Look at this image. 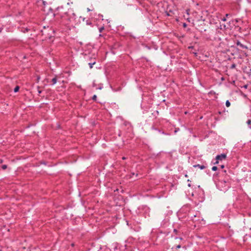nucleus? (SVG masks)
<instances>
[{
  "label": "nucleus",
  "mask_w": 251,
  "mask_h": 251,
  "mask_svg": "<svg viewBox=\"0 0 251 251\" xmlns=\"http://www.w3.org/2000/svg\"><path fill=\"white\" fill-rule=\"evenodd\" d=\"M69 13V11L65 12L63 14L58 12L56 13V15L59 16L62 19V22L65 24H68L69 22L72 21L74 18V17H71Z\"/></svg>",
  "instance_id": "nucleus-1"
},
{
  "label": "nucleus",
  "mask_w": 251,
  "mask_h": 251,
  "mask_svg": "<svg viewBox=\"0 0 251 251\" xmlns=\"http://www.w3.org/2000/svg\"><path fill=\"white\" fill-rule=\"evenodd\" d=\"M218 185L223 187L224 190H227L230 187L229 182L225 180H220Z\"/></svg>",
  "instance_id": "nucleus-2"
},
{
  "label": "nucleus",
  "mask_w": 251,
  "mask_h": 251,
  "mask_svg": "<svg viewBox=\"0 0 251 251\" xmlns=\"http://www.w3.org/2000/svg\"><path fill=\"white\" fill-rule=\"evenodd\" d=\"M87 61L88 62V65L89 68L92 69L94 65L96 63V59L95 57L88 56V58L87 59Z\"/></svg>",
  "instance_id": "nucleus-3"
},
{
  "label": "nucleus",
  "mask_w": 251,
  "mask_h": 251,
  "mask_svg": "<svg viewBox=\"0 0 251 251\" xmlns=\"http://www.w3.org/2000/svg\"><path fill=\"white\" fill-rule=\"evenodd\" d=\"M226 154L225 153H222L220 155H217L216 157V161L214 163V164H217L219 163V160H222L226 159Z\"/></svg>",
  "instance_id": "nucleus-4"
},
{
  "label": "nucleus",
  "mask_w": 251,
  "mask_h": 251,
  "mask_svg": "<svg viewBox=\"0 0 251 251\" xmlns=\"http://www.w3.org/2000/svg\"><path fill=\"white\" fill-rule=\"evenodd\" d=\"M236 45L238 46H239L240 48H241L242 49H247V47L246 46L243 45V44H242L240 42H239V41H237V42H236Z\"/></svg>",
  "instance_id": "nucleus-5"
},
{
  "label": "nucleus",
  "mask_w": 251,
  "mask_h": 251,
  "mask_svg": "<svg viewBox=\"0 0 251 251\" xmlns=\"http://www.w3.org/2000/svg\"><path fill=\"white\" fill-rule=\"evenodd\" d=\"M193 167L194 168L199 167L201 170L204 169L206 168V167L204 165H200V164L194 165L193 166Z\"/></svg>",
  "instance_id": "nucleus-6"
},
{
  "label": "nucleus",
  "mask_w": 251,
  "mask_h": 251,
  "mask_svg": "<svg viewBox=\"0 0 251 251\" xmlns=\"http://www.w3.org/2000/svg\"><path fill=\"white\" fill-rule=\"evenodd\" d=\"M57 76H55L54 77H53V78L51 79V85H54V84H56V82H57Z\"/></svg>",
  "instance_id": "nucleus-7"
},
{
  "label": "nucleus",
  "mask_w": 251,
  "mask_h": 251,
  "mask_svg": "<svg viewBox=\"0 0 251 251\" xmlns=\"http://www.w3.org/2000/svg\"><path fill=\"white\" fill-rule=\"evenodd\" d=\"M86 24L88 25L92 26V23L91 20H87L86 21Z\"/></svg>",
  "instance_id": "nucleus-8"
},
{
  "label": "nucleus",
  "mask_w": 251,
  "mask_h": 251,
  "mask_svg": "<svg viewBox=\"0 0 251 251\" xmlns=\"http://www.w3.org/2000/svg\"><path fill=\"white\" fill-rule=\"evenodd\" d=\"M20 87L19 86H16L14 89V92L15 93L18 92L19 90Z\"/></svg>",
  "instance_id": "nucleus-9"
},
{
  "label": "nucleus",
  "mask_w": 251,
  "mask_h": 251,
  "mask_svg": "<svg viewBox=\"0 0 251 251\" xmlns=\"http://www.w3.org/2000/svg\"><path fill=\"white\" fill-rule=\"evenodd\" d=\"M226 105L227 106V107H229L230 106V101L228 100H227L226 102Z\"/></svg>",
  "instance_id": "nucleus-10"
},
{
  "label": "nucleus",
  "mask_w": 251,
  "mask_h": 251,
  "mask_svg": "<svg viewBox=\"0 0 251 251\" xmlns=\"http://www.w3.org/2000/svg\"><path fill=\"white\" fill-rule=\"evenodd\" d=\"M235 67H236V64H234V63H233V64H232L230 66V69H233L235 68Z\"/></svg>",
  "instance_id": "nucleus-11"
},
{
  "label": "nucleus",
  "mask_w": 251,
  "mask_h": 251,
  "mask_svg": "<svg viewBox=\"0 0 251 251\" xmlns=\"http://www.w3.org/2000/svg\"><path fill=\"white\" fill-rule=\"evenodd\" d=\"M217 169H218V168L217 166H213L212 168V170L213 171H216L217 170Z\"/></svg>",
  "instance_id": "nucleus-12"
},
{
  "label": "nucleus",
  "mask_w": 251,
  "mask_h": 251,
  "mask_svg": "<svg viewBox=\"0 0 251 251\" xmlns=\"http://www.w3.org/2000/svg\"><path fill=\"white\" fill-rule=\"evenodd\" d=\"M97 97L96 95H94L93 97H92V100L94 101H96L97 100Z\"/></svg>",
  "instance_id": "nucleus-13"
},
{
  "label": "nucleus",
  "mask_w": 251,
  "mask_h": 251,
  "mask_svg": "<svg viewBox=\"0 0 251 251\" xmlns=\"http://www.w3.org/2000/svg\"><path fill=\"white\" fill-rule=\"evenodd\" d=\"M7 168V166L6 165H3L1 166V168L3 170H5Z\"/></svg>",
  "instance_id": "nucleus-14"
},
{
  "label": "nucleus",
  "mask_w": 251,
  "mask_h": 251,
  "mask_svg": "<svg viewBox=\"0 0 251 251\" xmlns=\"http://www.w3.org/2000/svg\"><path fill=\"white\" fill-rule=\"evenodd\" d=\"M103 29H104V27H103V26H102V27H100V28H99V31H100V32H101Z\"/></svg>",
  "instance_id": "nucleus-15"
},
{
  "label": "nucleus",
  "mask_w": 251,
  "mask_h": 251,
  "mask_svg": "<svg viewBox=\"0 0 251 251\" xmlns=\"http://www.w3.org/2000/svg\"><path fill=\"white\" fill-rule=\"evenodd\" d=\"M247 123L248 125H250L251 124V120H248Z\"/></svg>",
  "instance_id": "nucleus-16"
},
{
  "label": "nucleus",
  "mask_w": 251,
  "mask_h": 251,
  "mask_svg": "<svg viewBox=\"0 0 251 251\" xmlns=\"http://www.w3.org/2000/svg\"><path fill=\"white\" fill-rule=\"evenodd\" d=\"M197 29H199L201 32H202V30H203V31L206 30V29H203V28H197Z\"/></svg>",
  "instance_id": "nucleus-17"
},
{
  "label": "nucleus",
  "mask_w": 251,
  "mask_h": 251,
  "mask_svg": "<svg viewBox=\"0 0 251 251\" xmlns=\"http://www.w3.org/2000/svg\"><path fill=\"white\" fill-rule=\"evenodd\" d=\"M181 248L180 245H178L176 246V249H180Z\"/></svg>",
  "instance_id": "nucleus-18"
},
{
  "label": "nucleus",
  "mask_w": 251,
  "mask_h": 251,
  "mask_svg": "<svg viewBox=\"0 0 251 251\" xmlns=\"http://www.w3.org/2000/svg\"><path fill=\"white\" fill-rule=\"evenodd\" d=\"M177 230L176 229H174V232L176 234L177 233Z\"/></svg>",
  "instance_id": "nucleus-19"
},
{
  "label": "nucleus",
  "mask_w": 251,
  "mask_h": 251,
  "mask_svg": "<svg viewBox=\"0 0 251 251\" xmlns=\"http://www.w3.org/2000/svg\"><path fill=\"white\" fill-rule=\"evenodd\" d=\"M198 23H202L203 25H204V23H203V21H198ZM201 25H202V24H201Z\"/></svg>",
  "instance_id": "nucleus-20"
},
{
  "label": "nucleus",
  "mask_w": 251,
  "mask_h": 251,
  "mask_svg": "<svg viewBox=\"0 0 251 251\" xmlns=\"http://www.w3.org/2000/svg\"><path fill=\"white\" fill-rule=\"evenodd\" d=\"M63 9V7H62V6L58 7L57 8V9L58 10H59V9Z\"/></svg>",
  "instance_id": "nucleus-21"
},
{
  "label": "nucleus",
  "mask_w": 251,
  "mask_h": 251,
  "mask_svg": "<svg viewBox=\"0 0 251 251\" xmlns=\"http://www.w3.org/2000/svg\"><path fill=\"white\" fill-rule=\"evenodd\" d=\"M187 25L186 23H183V26L184 27H186L187 26Z\"/></svg>",
  "instance_id": "nucleus-22"
},
{
  "label": "nucleus",
  "mask_w": 251,
  "mask_h": 251,
  "mask_svg": "<svg viewBox=\"0 0 251 251\" xmlns=\"http://www.w3.org/2000/svg\"><path fill=\"white\" fill-rule=\"evenodd\" d=\"M38 92V93H39V94H40V93H41L42 91H41V90H39Z\"/></svg>",
  "instance_id": "nucleus-23"
},
{
  "label": "nucleus",
  "mask_w": 251,
  "mask_h": 251,
  "mask_svg": "<svg viewBox=\"0 0 251 251\" xmlns=\"http://www.w3.org/2000/svg\"><path fill=\"white\" fill-rule=\"evenodd\" d=\"M222 20H223V21H225L226 20V18H223V19H222Z\"/></svg>",
  "instance_id": "nucleus-24"
},
{
  "label": "nucleus",
  "mask_w": 251,
  "mask_h": 251,
  "mask_svg": "<svg viewBox=\"0 0 251 251\" xmlns=\"http://www.w3.org/2000/svg\"><path fill=\"white\" fill-rule=\"evenodd\" d=\"M158 131H159V132H161V133H162V134H165V133H164L163 131L161 132V131L160 130H158Z\"/></svg>",
  "instance_id": "nucleus-25"
},
{
  "label": "nucleus",
  "mask_w": 251,
  "mask_h": 251,
  "mask_svg": "<svg viewBox=\"0 0 251 251\" xmlns=\"http://www.w3.org/2000/svg\"><path fill=\"white\" fill-rule=\"evenodd\" d=\"M224 167H225V166L223 165L221 166V168H222V169L224 168Z\"/></svg>",
  "instance_id": "nucleus-26"
},
{
  "label": "nucleus",
  "mask_w": 251,
  "mask_h": 251,
  "mask_svg": "<svg viewBox=\"0 0 251 251\" xmlns=\"http://www.w3.org/2000/svg\"><path fill=\"white\" fill-rule=\"evenodd\" d=\"M71 245L72 247H74L75 246V244L74 243H72Z\"/></svg>",
  "instance_id": "nucleus-27"
},
{
  "label": "nucleus",
  "mask_w": 251,
  "mask_h": 251,
  "mask_svg": "<svg viewBox=\"0 0 251 251\" xmlns=\"http://www.w3.org/2000/svg\"><path fill=\"white\" fill-rule=\"evenodd\" d=\"M126 159V157H125L124 156L122 157L123 160H125Z\"/></svg>",
  "instance_id": "nucleus-28"
},
{
  "label": "nucleus",
  "mask_w": 251,
  "mask_h": 251,
  "mask_svg": "<svg viewBox=\"0 0 251 251\" xmlns=\"http://www.w3.org/2000/svg\"><path fill=\"white\" fill-rule=\"evenodd\" d=\"M42 34L43 35H46L45 33L43 31H42Z\"/></svg>",
  "instance_id": "nucleus-29"
},
{
  "label": "nucleus",
  "mask_w": 251,
  "mask_h": 251,
  "mask_svg": "<svg viewBox=\"0 0 251 251\" xmlns=\"http://www.w3.org/2000/svg\"><path fill=\"white\" fill-rule=\"evenodd\" d=\"M39 79H40V76H38L37 77V80L38 81V80H39Z\"/></svg>",
  "instance_id": "nucleus-30"
},
{
  "label": "nucleus",
  "mask_w": 251,
  "mask_h": 251,
  "mask_svg": "<svg viewBox=\"0 0 251 251\" xmlns=\"http://www.w3.org/2000/svg\"><path fill=\"white\" fill-rule=\"evenodd\" d=\"M2 162H3L2 160V159H0V163H2Z\"/></svg>",
  "instance_id": "nucleus-31"
},
{
  "label": "nucleus",
  "mask_w": 251,
  "mask_h": 251,
  "mask_svg": "<svg viewBox=\"0 0 251 251\" xmlns=\"http://www.w3.org/2000/svg\"><path fill=\"white\" fill-rule=\"evenodd\" d=\"M188 186L189 187H191V184H190V183H189V184H188Z\"/></svg>",
  "instance_id": "nucleus-32"
},
{
  "label": "nucleus",
  "mask_w": 251,
  "mask_h": 251,
  "mask_svg": "<svg viewBox=\"0 0 251 251\" xmlns=\"http://www.w3.org/2000/svg\"><path fill=\"white\" fill-rule=\"evenodd\" d=\"M87 10H88V11H90V9L89 8H87Z\"/></svg>",
  "instance_id": "nucleus-33"
},
{
  "label": "nucleus",
  "mask_w": 251,
  "mask_h": 251,
  "mask_svg": "<svg viewBox=\"0 0 251 251\" xmlns=\"http://www.w3.org/2000/svg\"><path fill=\"white\" fill-rule=\"evenodd\" d=\"M185 176V177H188L187 175H186Z\"/></svg>",
  "instance_id": "nucleus-34"
},
{
  "label": "nucleus",
  "mask_w": 251,
  "mask_h": 251,
  "mask_svg": "<svg viewBox=\"0 0 251 251\" xmlns=\"http://www.w3.org/2000/svg\"><path fill=\"white\" fill-rule=\"evenodd\" d=\"M72 14L74 15V16H75V14L74 13H72Z\"/></svg>",
  "instance_id": "nucleus-35"
},
{
  "label": "nucleus",
  "mask_w": 251,
  "mask_h": 251,
  "mask_svg": "<svg viewBox=\"0 0 251 251\" xmlns=\"http://www.w3.org/2000/svg\"><path fill=\"white\" fill-rule=\"evenodd\" d=\"M1 31V29L0 28V32Z\"/></svg>",
  "instance_id": "nucleus-36"
},
{
  "label": "nucleus",
  "mask_w": 251,
  "mask_h": 251,
  "mask_svg": "<svg viewBox=\"0 0 251 251\" xmlns=\"http://www.w3.org/2000/svg\"><path fill=\"white\" fill-rule=\"evenodd\" d=\"M250 229L251 230V227L250 228Z\"/></svg>",
  "instance_id": "nucleus-37"
},
{
  "label": "nucleus",
  "mask_w": 251,
  "mask_h": 251,
  "mask_svg": "<svg viewBox=\"0 0 251 251\" xmlns=\"http://www.w3.org/2000/svg\"><path fill=\"white\" fill-rule=\"evenodd\" d=\"M0 251H1V250Z\"/></svg>",
  "instance_id": "nucleus-38"
}]
</instances>
